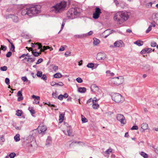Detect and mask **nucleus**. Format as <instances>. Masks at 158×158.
<instances>
[{
    "label": "nucleus",
    "mask_w": 158,
    "mask_h": 158,
    "mask_svg": "<svg viewBox=\"0 0 158 158\" xmlns=\"http://www.w3.org/2000/svg\"><path fill=\"white\" fill-rule=\"evenodd\" d=\"M65 48L64 46H62L60 47V48L59 49V51H63L64 50Z\"/></svg>",
    "instance_id": "nucleus-54"
},
{
    "label": "nucleus",
    "mask_w": 158,
    "mask_h": 158,
    "mask_svg": "<svg viewBox=\"0 0 158 158\" xmlns=\"http://www.w3.org/2000/svg\"><path fill=\"white\" fill-rule=\"evenodd\" d=\"M41 6L39 5H33L28 8H24L22 10L21 15L26 17L35 16L41 11Z\"/></svg>",
    "instance_id": "nucleus-1"
},
{
    "label": "nucleus",
    "mask_w": 158,
    "mask_h": 158,
    "mask_svg": "<svg viewBox=\"0 0 158 158\" xmlns=\"http://www.w3.org/2000/svg\"><path fill=\"white\" fill-rule=\"evenodd\" d=\"M126 31L127 32L130 33L132 32V31L130 29H127V30Z\"/></svg>",
    "instance_id": "nucleus-64"
},
{
    "label": "nucleus",
    "mask_w": 158,
    "mask_h": 158,
    "mask_svg": "<svg viewBox=\"0 0 158 158\" xmlns=\"http://www.w3.org/2000/svg\"><path fill=\"white\" fill-rule=\"evenodd\" d=\"M155 22H153L151 23V24L149 26L152 28V27H155L156 26Z\"/></svg>",
    "instance_id": "nucleus-48"
},
{
    "label": "nucleus",
    "mask_w": 158,
    "mask_h": 158,
    "mask_svg": "<svg viewBox=\"0 0 158 158\" xmlns=\"http://www.w3.org/2000/svg\"><path fill=\"white\" fill-rule=\"evenodd\" d=\"M22 79L23 81H27V79L26 77H23L21 78Z\"/></svg>",
    "instance_id": "nucleus-55"
},
{
    "label": "nucleus",
    "mask_w": 158,
    "mask_h": 158,
    "mask_svg": "<svg viewBox=\"0 0 158 158\" xmlns=\"http://www.w3.org/2000/svg\"><path fill=\"white\" fill-rule=\"evenodd\" d=\"M93 108L94 109H97L99 107V105L98 104L96 103H93L92 106Z\"/></svg>",
    "instance_id": "nucleus-31"
},
{
    "label": "nucleus",
    "mask_w": 158,
    "mask_h": 158,
    "mask_svg": "<svg viewBox=\"0 0 158 158\" xmlns=\"http://www.w3.org/2000/svg\"><path fill=\"white\" fill-rule=\"evenodd\" d=\"M76 80L79 83H81L83 81L82 80L80 77L77 78L76 79Z\"/></svg>",
    "instance_id": "nucleus-44"
},
{
    "label": "nucleus",
    "mask_w": 158,
    "mask_h": 158,
    "mask_svg": "<svg viewBox=\"0 0 158 158\" xmlns=\"http://www.w3.org/2000/svg\"><path fill=\"white\" fill-rule=\"evenodd\" d=\"M36 44L38 46V48L40 49L41 52H44V51L50 48V47L48 46H44L43 47L41 44L39 43H36Z\"/></svg>",
    "instance_id": "nucleus-11"
},
{
    "label": "nucleus",
    "mask_w": 158,
    "mask_h": 158,
    "mask_svg": "<svg viewBox=\"0 0 158 158\" xmlns=\"http://www.w3.org/2000/svg\"><path fill=\"white\" fill-rule=\"evenodd\" d=\"M152 19L153 20V22H156L158 25V13L154 14L152 15Z\"/></svg>",
    "instance_id": "nucleus-14"
},
{
    "label": "nucleus",
    "mask_w": 158,
    "mask_h": 158,
    "mask_svg": "<svg viewBox=\"0 0 158 158\" xmlns=\"http://www.w3.org/2000/svg\"><path fill=\"white\" fill-rule=\"evenodd\" d=\"M106 58V55L104 53L100 52L97 56L96 59L98 60H104Z\"/></svg>",
    "instance_id": "nucleus-12"
},
{
    "label": "nucleus",
    "mask_w": 158,
    "mask_h": 158,
    "mask_svg": "<svg viewBox=\"0 0 158 158\" xmlns=\"http://www.w3.org/2000/svg\"><path fill=\"white\" fill-rule=\"evenodd\" d=\"M15 156V153L14 152H12L10 154L9 156L10 158H13Z\"/></svg>",
    "instance_id": "nucleus-39"
},
{
    "label": "nucleus",
    "mask_w": 158,
    "mask_h": 158,
    "mask_svg": "<svg viewBox=\"0 0 158 158\" xmlns=\"http://www.w3.org/2000/svg\"><path fill=\"white\" fill-rule=\"evenodd\" d=\"M0 139L3 142H4L5 141V139L4 138V136L3 135L1 136Z\"/></svg>",
    "instance_id": "nucleus-57"
},
{
    "label": "nucleus",
    "mask_w": 158,
    "mask_h": 158,
    "mask_svg": "<svg viewBox=\"0 0 158 158\" xmlns=\"http://www.w3.org/2000/svg\"><path fill=\"white\" fill-rule=\"evenodd\" d=\"M112 98L115 102L117 103H122L124 100V98L120 94L115 93L112 95Z\"/></svg>",
    "instance_id": "nucleus-5"
},
{
    "label": "nucleus",
    "mask_w": 158,
    "mask_h": 158,
    "mask_svg": "<svg viewBox=\"0 0 158 158\" xmlns=\"http://www.w3.org/2000/svg\"><path fill=\"white\" fill-rule=\"evenodd\" d=\"M151 45L152 47H154L156 46L157 44L155 42L153 41L151 43Z\"/></svg>",
    "instance_id": "nucleus-43"
},
{
    "label": "nucleus",
    "mask_w": 158,
    "mask_h": 158,
    "mask_svg": "<svg viewBox=\"0 0 158 158\" xmlns=\"http://www.w3.org/2000/svg\"><path fill=\"white\" fill-rule=\"evenodd\" d=\"M91 89L92 91L95 92L98 90V87L95 85H93L91 86Z\"/></svg>",
    "instance_id": "nucleus-18"
},
{
    "label": "nucleus",
    "mask_w": 158,
    "mask_h": 158,
    "mask_svg": "<svg viewBox=\"0 0 158 158\" xmlns=\"http://www.w3.org/2000/svg\"><path fill=\"white\" fill-rule=\"evenodd\" d=\"M32 54L35 56L37 57L41 54V52H38L36 51H32Z\"/></svg>",
    "instance_id": "nucleus-26"
},
{
    "label": "nucleus",
    "mask_w": 158,
    "mask_h": 158,
    "mask_svg": "<svg viewBox=\"0 0 158 158\" xmlns=\"http://www.w3.org/2000/svg\"><path fill=\"white\" fill-rule=\"evenodd\" d=\"M32 97L33 98H35L34 99V102H33V103H35L36 104H38L39 103V101H37L36 100V99L37 100L39 101L40 99V97L39 96H36L33 95L32 96Z\"/></svg>",
    "instance_id": "nucleus-16"
},
{
    "label": "nucleus",
    "mask_w": 158,
    "mask_h": 158,
    "mask_svg": "<svg viewBox=\"0 0 158 158\" xmlns=\"http://www.w3.org/2000/svg\"><path fill=\"white\" fill-rule=\"evenodd\" d=\"M62 77V74L60 73H57L54 75V77L56 78H59Z\"/></svg>",
    "instance_id": "nucleus-27"
},
{
    "label": "nucleus",
    "mask_w": 158,
    "mask_h": 158,
    "mask_svg": "<svg viewBox=\"0 0 158 158\" xmlns=\"http://www.w3.org/2000/svg\"><path fill=\"white\" fill-rule=\"evenodd\" d=\"M67 6V3L64 1H61L60 3H57L52 7V10L56 13L61 12L64 10Z\"/></svg>",
    "instance_id": "nucleus-4"
},
{
    "label": "nucleus",
    "mask_w": 158,
    "mask_h": 158,
    "mask_svg": "<svg viewBox=\"0 0 158 158\" xmlns=\"http://www.w3.org/2000/svg\"><path fill=\"white\" fill-rule=\"evenodd\" d=\"M51 142V139L50 137H48L47 141L46 142L48 143V144H50Z\"/></svg>",
    "instance_id": "nucleus-53"
},
{
    "label": "nucleus",
    "mask_w": 158,
    "mask_h": 158,
    "mask_svg": "<svg viewBox=\"0 0 158 158\" xmlns=\"http://www.w3.org/2000/svg\"><path fill=\"white\" fill-rule=\"evenodd\" d=\"M86 89L85 87H80L78 89V91L81 93H84L86 91Z\"/></svg>",
    "instance_id": "nucleus-22"
},
{
    "label": "nucleus",
    "mask_w": 158,
    "mask_h": 158,
    "mask_svg": "<svg viewBox=\"0 0 158 158\" xmlns=\"http://www.w3.org/2000/svg\"><path fill=\"white\" fill-rule=\"evenodd\" d=\"M138 127L136 125H135V126H133L131 127V129L132 130H138Z\"/></svg>",
    "instance_id": "nucleus-51"
},
{
    "label": "nucleus",
    "mask_w": 158,
    "mask_h": 158,
    "mask_svg": "<svg viewBox=\"0 0 158 158\" xmlns=\"http://www.w3.org/2000/svg\"><path fill=\"white\" fill-rule=\"evenodd\" d=\"M81 10L77 7L70 8L67 13V17L70 19L77 18L80 15Z\"/></svg>",
    "instance_id": "nucleus-3"
},
{
    "label": "nucleus",
    "mask_w": 158,
    "mask_h": 158,
    "mask_svg": "<svg viewBox=\"0 0 158 158\" xmlns=\"http://www.w3.org/2000/svg\"><path fill=\"white\" fill-rule=\"evenodd\" d=\"M97 101V99L96 98H94V99L92 100L93 103H96Z\"/></svg>",
    "instance_id": "nucleus-62"
},
{
    "label": "nucleus",
    "mask_w": 158,
    "mask_h": 158,
    "mask_svg": "<svg viewBox=\"0 0 158 158\" xmlns=\"http://www.w3.org/2000/svg\"><path fill=\"white\" fill-rule=\"evenodd\" d=\"M148 127V125L146 123H143L141 125V128L143 131L147 129Z\"/></svg>",
    "instance_id": "nucleus-19"
},
{
    "label": "nucleus",
    "mask_w": 158,
    "mask_h": 158,
    "mask_svg": "<svg viewBox=\"0 0 158 158\" xmlns=\"http://www.w3.org/2000/svg\"><path fill=\"white\" fill-rule=\"evenodd\" d=\"M139 154L142 156L144 158H147L148 157V155L143 152H141Z\"/></svg>",
    "instance_id": "nucleus-29"
},
{
    "label": "nucleus",
    "mask_w": 158,
    "mask_h": 158,
    "mask_svg": "<svg viewBox=\"0 0 158 158\" xmlns=\"http://www.w3.org/2000/svg\"><path fill=\"white\" fill-rule=\"evenodd\" d=\"M53 69L54 71H56L58 70V67L57 66H54L53 68Z\"/></svg>",
    "instance_id": "nucleus-60"
},
{
    "label": "nucleus",
    "mask_w": 158,
    "mask_h": 158,
    "mask_svg": "<svg viewBox=\"0 0 158 158\" xmlns=\"http://www.w3.org/2000/svg\"><path fill=\"white\" fill-rule=\"evenodd\" d=\"M12 55V52H9L6 54V56L7 57H9Z\"/></svg>",
    "instance_id": "nucleus-46"
},
{
    "label": "nucleus",
    "mask_w": 158,
    "mask_h": 158,
    "mask_svg": "<svg viewBox=\"0 0 158 158\" xmlns=\"http://www.w3.org/2000/svg\"><path fill=\"white\" fill-rule=\"evenodd\" d=\"M47 130V128L46 126L40 125L37 129H36L34 130L33 131L35 133L38 132L39 134L43 135L45 133V132Z\"/></svg>",
    "instance_id": "nucleus-6"
},
{
    "label": "nucleus",
    "mask_w": 158,
    "mask_h": 158,
    "mask_svg": "<svg viewBox=\"0 0 158 158\" xmlns=\"http://www.w3.org/2000/svg\"><path fill=\"white\" fill-rule=\"evenodd\" d=\"M147 52H146V50H145V49H143L140 52V53L141 54H145Z\"/></svg>",
    "instance_id": "nucleus-59"
},
{
    "label": "nucleus",
    "mask_w": 158,
    "mask_h": 158,
    "mask_svg": "<svg viewBox=\"0 0 158 158\" xmlns=\"http://www.w3.org/2000/svg\"><path fill=\"white\" fill-rule=\"evenodd\" d=\"M93 40V44L94 45H96L98 44L100 42V40L98 39H97L96 38H94Z\"/></svg>",
    "instance_id": "nucleus-24"
},
{
    "label": "nucleus",
    "mask_w": 158,
    "mask_h": 158,
    "mask_svg": "<svg viewBox=\"0 0 158 158\" xmlns=\"http://www.w3.org/2000/svg\"><path fill=\"white\" fill-rule=\"evenodd\" d=\"M71 53V52L70 51H67L65 52L64 55L68 57L70 56Z\"/></svg>",
    "instance_id": "nucleus-41"
},
{
    "label": "nucleus",
    "mask_w": 158,
    "mask_h": 158,
    "mask_svg": "<svg viewBox=\"0 0 158 158\" xmlns=\"http://www.w3.org/2000/svg\"><path fill=\"white\" fill-rule=\"evenodd\" d=\"M145 50H146V52L147 53L150 52H152V49L151 48H148L145 49Z\"/></svg>",
    "instance_id": "nucleus-47"
},
{
    "label": "nucleus",
    "mask_w": 158,
    "mask_h": 158,
    "mask_svg": "<svg viewBox=\"0 0 158 158\" xmlns=\"http://www.w3.org/2000/svg\"><path fill=\"white\" fill-rule=\"evenodd\" d=\"M112 150L111 148H109L107 150H106L105 152V154H106L107 155H106V156H109V154H110V153H111L112 152Z\"/></svg>",
    "instance_id": "nucleus-28"
},
{
    "label": "nucleus",
    "mask_w": 158,
    "mask_h": 158,
    "mask_svg": "<svg viewBox=\"0 0 158 158\" xmlns=\"http://www.w3.org/2000/svg\"><path fill=\"white\" fill-rule=\"evenodd\" d=\"M28 110L30 111L32 115L35 113V112L33 108L32 107H29L28 108Z\"/></svg>",
    "instance_id": "nucleus-25"
},
{
    "label": "nucleus",
    "mask_w": 158,
    "mask_h": 158,
    "mask_svg": "<svg viewBox=\"0 0 158 158\" xmlns=\"http://www.w3.org/2000/svg\"><path fill=\"white\" fill-rule=\"evenodd\" d=\"M94 66V64L92 63H89L87 65V67L89 68H93Z\"/></svg>",
    "instance_id": "nucleus-37"
},
{
    "label": "nucleus",
    "mask_w": 158,
    "mask_h": 158,
    "mask_svg": "<svg viewBox=\"0 0 158 158\" xmlns=\"http://www.w3.org/2000/svg\"><path fill=\"white\" fill-rule=\"evenodd\" d=\"M41 77L42 79H43L44 81L46 80L47 79V76L45 74L42 75V76Z\"/></svg>",
    "instance_id": "nucleus-42"
},
{
    "label": "nucleus",
    "mask_w": 158,
    "mask_h": 158,
    "mask_svg": "<svg viewBox=\"0 0 158 158\" xmlns=\"http://www.w3.org/2000/svg\"><path fill=\"white\" fill-rule=\"evenodd\" d=\"M114 2L115 3L116 6L118 7L119 5V3L118 2L117 0H113Z\"/></svg>",
    "instance_id": "nucleus-50"
},
{
    "label": "nucleus",
    "mask_w": 158,
    "mask_h": 158,
    "mask_svg": "<svg viewBox=\"0 0 158 158\" xmlns=\"http://www.w3.org/2000/svg\"><path fill=\"white\" fill-rule=\"evenodd\" d=\"M11 46L10 48V50L13 52H15V47L12 43H10Z\"/></svg>",
    "instance_id": "nucleus-35"
},
{
    "label": "nucleus",
    "mask_w": 158,
    "mask_h": 158,
    "mask_svg": "<svg viewBox=\"0 0 158 158\" xmlns=\"http://www.w3.org/2000/svg\"><path fill=\"white\" fill-rule=\"evenodd\" d=\"M43 75L42 72L41 71H38L37 72V76L38 77H41Z\"/></svg>",
    "instance_id": "nucleus-36"
},
{
    "label": "nucleus",
    "mask_w": 158,
    "mask_h": 158,
    "mask_svg": "<svg viewBox=\"0 0 158 158\" xmlns=\"http://www.w3.org/2000/svg\"><path fill=\"white\" fill-rule=\"evenodd\" d=\"M35 60V58H28L27 61V62H30V63H32L33 62H34Z\"/></svg>",
    "instance_id": "nucleus-34"
},
{
    "label": "nucleus",
    "mask_w": 158,
    "mask_h": 158,
    "mask_svg": "<svg viewBox=\"0 0 158 158\" xmlns=\"http://www.w3.org/2000/svg\"><path fill=\"white\" fill-rule=\"evenodd\" d=\"M7 68L6 66H4L0 68V69L2 71H5L7 70Z\"/></svg>",
    "instance_id": "nucleus-40"
},
{
    "label": "nucleus",
    "mask_w": 158,
    "mask_h": 158,
    "mask_svg": "<svg viewBox=\"0 0 158 158\" xmlns=\"http://www.w3.org/2000/svg\"><path fill=\"white\" fill-rule=\"evenodd\" d=\"M81 117L82 121L83 123H85L87 122V119L82 114L81 115Z\"/></svg>",
    "instance_id": "nucleus-32"
},
{
    "label": "nucleus",
    "mask_w": 158,
    "mask_h": 158,
    "mask_svg": "<svg viewBox=\"0 0 158 158\" xmlns=\"http://www.w3.org/2000/svg\"><path fill=\"white\" fill-rule=\"evenodd\" d=\"M68 97V94L67 93H65L63 95V97H64L65 98H67Z\"/></svg>",
    "instance_id": "nucleus-61"
},
{
    "label": "nucleus",
    "mask_w": 158,
    "mask_h": 158,
    "mask_svg": "<svg viewBox=\"0 0 158 158\" xmlns=\"http://www.w3.org/2000/svg\"><path fill=\"white\" fill-rule=\"evenodd\" d=\"M152 30V27H151L149 26L148 28L146 31V32L147 33H149Z\"/></svg>",
    "instance_id": "nucleus-52"
},
{
    "label": "nucleus",
    "mask_w": 158,
    "mask_h": 158,
    "mask_svg": "<svg viewBox=\"0 0 158 158\" xmlns=\"http://www.w3.org/2000/svg\"><path fill=\"white\" fill-rule=\"evenodd\" d=\"M17 95L18 97L17 100L18 101L20 102L23 100V96L22 90H19L18 92Z\"/></svg>",
    "instance_id": "nucleus-13"
},
{
    "label": "nucleus",
    "mask_w": 158,
    "mask_h": 158,
    "mask_svg": "<svg viewBox=\"0 0 158 158\" xmlns=\"http://www.w3.org/2000/svg\"><path fill=\"white\" fill-rule=\"evenodd\" d=\"M118 120L120 122L121 124H125L126 123V120L123 115L121 114H118L116 116Z\"/></svg>",
    "instance_id": "nucleus-9"
},
{
    "label": "nucleus",
    "mask_w": 158,
    "mask_h": 158,
    "mask_svg": "<svg viewBox=\"0 0 158 158\" xmlns=\"http://www.w3.org/2000/svg\"><path fill=\"white\" fill-rule=\"evenodd\" d=\"M106 76L108 77H113L114 75V73L111 72L110 70H107L106 72Z\"/></svg>",
    "instance_id": "nucleus-20"
},
{
    "label": "nucleus",
    "mask_w": 158,
    "mask_h": 158,
    "mask_svg": "<svg viewBox=\"0 0 158 158\" xmlns=\"http://www.w3.org/2000/svg\"><path fill=\"white\" fill-rule=\"evenodd\" d=\"M93 33V32L92 31H90L88 33V34L87 35H92Z\"/></svg>",
    "instance_id": "nucleus-63"
},
{
    "label": "nucleus",
    "mask_w": 158,
    "mask_h": 158,
    "mask_svg": "<svg viewBox=\"0 0 158 158\" xmlns=\"http://www.w3.org/2000/svg\"><path fill=\"white\" fill-rule=\"evenodd\" d=\"M63 95H62V94L60 95L58 97V99L61 100H63Z\"/></svg>",
    "instance_id": "nucleus-56"
},
{
    "label": "nucleus",
    "mask_w": 158,
    "mask_h": 158,
    "mask_svg": "<svg viewBox=\"0 0 158 158\" xmlns=\"http://www.w3.org/2000/svg\"><path fill=\"white\" fill-rule=\"evenodd\" d=\"M63 132L66 135L69 136L71 135L72 133V129L71 126H69L67 127L66 130H63Z\"/></svg>",
    "instance_id": "nucleus-10"
},
{
    "label": "nucleus",
    "mask_w": 158,
    "mask_h": 158,
    "mask_svg": "<svg viewBox=\"0 0 158 158\" xmlns=\"http://www.w3.org/2000/svg\"><path fill=\"white\" fill-rule=\"evenodd\" d=\"M5 83L9 85L10 84V80L8 78H6L5 79Z\"/></svg>",
    "instance_id": "nucleus-49"
},
{
    "label": "nucleus",
    "mask_w": 158,
    "mask_h": 158,
    "mask_svg": "<svg viewBox=\"0 0 158 158\" xmlns=\"http://www.w3.org/2000/svg\"><path fill=\"white\" fill-rule=\"evenodd\" d=\"M113 79V81L115 84L120 85L122 84L124 81V78L122 76L114 77Z\"/></svg>",
    "instance_id": "nucleus-7"
},
{
    "label": "nucleus",
    "mask_w": 158,
    "mask_h": 158,
    "mask_svg": "<svg viewBox=\"0 0 158 158\" xmlns=\"http://www.w3.org/2000/svg\"><path fill=\"white\" fill-rule=\"evenodd\" d=\"M43 61V59L42 58H40L36 63V64H39Z\"/></svg>",
    "instance_id": "nucleus-45"
},
{
    "label": "nucleus",
    "mask_w": 158,
    "mask_h": 158,
    "mask_svg": "<svg viewBox=\"0 0 158 158\" xmlns=\"http://www.w3.org/2000/svg\"><path fill=\"white\" fill-rule=\"evenodd\" d=\"M123 42L120 40L119 41H116L114 43V47H119L122 46V44Z\"/></svg>",
    "instance_id": "nucleus-15"
},
{
    "label": "nucleus",
    "mask_w": 158,
    "mask_h": 158,
    "mask_svg": "<svg viewBox=\"0 0 158 158\" xmlns=\"http://www.w3.org/2000/svg\"><path fill=\"white\" fill-rule=\"evenodd\" d=\"M130 15V13L129 12L119 11L114 14L113 19L117 24H120L127 20Z\"/></svg>",
    "instance_id": "nucleus-2"
},
{
    "label": "nucleus",
    "mask_w": 158,
    "mask_h": 158,
    "mask_svg": "<svg viewBox=\"0 0 158 158\" xmlns=\"http://www.w3.org/2000/svg\"><path fill=\"white\" fill-rule=\"evenodd\" d=\"M64 114L63 113H60L59 116V123H61L64 120Z\"/></svg>",
    "instance_id": "nucleus-17"
},
{
    "label": "nucleus",
    "mask_w": 158,
    "mask_h": 158,
    "mask_svg": "<svg viewBox=\"0 0 158 158\" xmlns=\"http://www.w3.org/2000/svg\"><path fill=\"white\" fill-rule=\"evenodd\" d=\"M19 134H17L14 137V139L16 142L19 141L20 139L19 138Z\"/></svg>",
    "instance_id": "nucleus-30"
},
{
    "label": "nucleus",
    "mask_w": 158,
    "mask_h": 158,
    "mask_svg": "<svg viewBox=\"0 0 158 158\" xmlns=\"http://www.w3.org/2000/svg\"><path fill=\"white\" fill-rule=\"evenodd\" d=\"M134 44L138 45V46H141L143 45V42L139 40H138L134 42Z\"/></svg>",
    "instance_id": "nucleus-23"
},
{
    "label": "nucleus",
    "mask_w": 158,
    "mask_h": 158,
    "mask_svg": "<svg viewBox=\"0 0 158 158\" xmlns=\"http://www.w3.org/2000/svg\"><path fill=\"white\" fill-rule=\"evenodd\" d=\"M6 49L7 48L6 46L2 45L1 48H0V50L1 51V50H2L3 51H5L6 50Z\"/></svg>",
    "instance_id": "nucleus-38"
},
{
    "label": "nucleus",
    "mask_w": 158,
    "mask_h": 158,
    "mask_svg": "<svg viewBox=\"0 0 158 158\" xmlns=\"http://www.w3.org/2000/svg\"><path fill=\"white\" fill-rule=\"evenodd\" d=\"M101 13V10L98 7H96L95 9V12L93 14V18L95 19H98Z\"/></svg>",
    "instance_id": "nucleus-8"
},
{
    "label": "nucleus",
    "mask_w": 158,
    "mask_h": 158,
    "mask_svg": "<svg viewBox=\"0 0 158 158\" xmlns=\"http://www.w3.org/2000/svg\"><path fill=\"white\" fill-rule=\"evenodd\" d=\"M52 97L54 98H56L57 97V94L55 93H53L52 94Z\"/></svg>",
    "instance_id": "nucleus-58"
},
{
    "label": "nucleus",
    "mask_w": 158,
    "mask_h": 158,
    "mask_svg": "<svg viewBox=\"0 0 158 158\" xmlns=\"http://www.w3.org/2000/svg\"><path fill=\"white\" fill-rule=\"evenodd\" d=\"M86 36L85 34L83 35H75L74 36V37L76 38H83L84 37H85Z\"/></svg>",
    "instance_id": "nucleus-21"
},
{
    "label": "nucleus",
    "mask_w": 158,
    "mask_h": 158,
    "mask_svg": "<svg viewBox=\"0 0 158 158\" xmlns=\"http://www.w3.org/2000/svg\"><path fill=\"white\" fill-rule=\"evenodd\" d=\"M22 114V111L21 110H18L16 111V115L18 116H21Z\"/></svg>",
    "instance_id": "nucleus-33"
}]
</instances>
